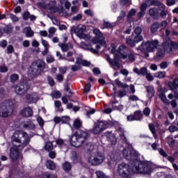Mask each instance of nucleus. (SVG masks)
Listing matches in <instances>:
<instances>
[{"label": "nucleus", "mask_w": 178, "mask_h": 178, "mask_svg": "<svg viewBox=\"0 0 178 178\" xmlns=\"http://www.w3.org/2000/svg\"><path fill=\"white\" fill-rule=\"evenodd\" d=\"M144 40V38L141 35H136L134 38V41L135 42V44H138V42H141Z\"/></svg>", "instance_id": "obj_40"}, {"label": "nucleus", "mask_w": 178, "mask_h": 178, "mask_svg": "<svg viewBox=\"0 0 178 178\" xmlns=\"http://www.w3.org/2000/svg\"><path fill=\"white\" fill-rule=\"evenodd\" d=\"M142 33H143V29H141V27L137 26L135 29V34H136V35H141Z\"/></svg>", "instance_id": "obj_56"}, {"label": "nucleus", "mask_w": 178, "mask_h": 178, "mask_svg": "<svg viewBox=\"0 0 178 178\" xmlns=\"http://www.w3.org/2000/svg\"><path fill=\"white\" fill-rule=\"evenodd\" d=\"M49 31V35L48 37L49 38H51L55 35V33H56V28L55 27H50L48 30Z\"/></svg>", "instance_id": "obj_36"}, {"label": "nucleus", "mask_w": 178, "mask_h": 178, "mask_svg": "<svg viewBox=\"0 0 178 178\" xmlns=\"http://www.w3.org/2000/svg\"><path fill=\"white\" fill-rule=\"evenodd\" d=\"M8 17L13 22H17L19 20V17L13 14H8Z\"/></svg>", "instance_id": "obj_50"}, {"label": "nucleus", "mask_w": 178, "mask_h": 178, "mask_svg": "<svg viewBox=\"0 0 178 178\" xmlns=\"http://www.w3.org/2000/svg\"><path fill=\"white\" fill-rule=\"evenodd\" d=\"M149 129L151 133L154 136V138H156V131L155 130V126L154 125V124L152 123L149 124Z\"/></svg>", "instance_id": "obj_37"}, {"label": "nucleus", "mask_w": 178, "mask_h": 178, "mask_svg": "<svg viewBox=\"0 0 178 178\" xmlns=\"http://www.w3.org/2000/svg\"><path fill=\"white\" fill-rule=\"evenodd\" d=\"M166 76V72L165 71H159L154 74V77L156 79H163Z\"/></svg>", "instance_id": "obj_31"}, {"label": "nucleus", "mask_w": 178, "mask_h": 178, "mask_svg": "<svg viewBox=\"0 0 178 178\" xmlns=\"http://www.w3.org/2000/svg\"><path fill=\"white\" fill-rule=\"evenodd\" d=\"M22 17H23L24 20H29V19L30 17V13L29 11H25L22 14Z\"/></svg>", "instance_id": "obj_55"}, {"label": "nucleus", "mask_w": 178, "mask_h": 178, "mask_svg": "<svg viewBox=\"0 0 178 178\" xmlns=\"http://www.w3.org/2000/svg\"><path fill=\"white\" fill-rule=\"evenodd\" d=\"M109 127H115L122 143H124V144L127 143V138H126V136H124V129L122 128L120 124L115 120L99 121L95 123V126L92 130V133L93 134H101V133H102L104 130H106V129H109Z\"/></svg>", "instance_id": "obj_2"}, {"label": "nucleus", "mask_w": 178, "mask_h": 178, "mask_svg": "<svg viewBox=\"0 0 178 178\" xmlns=\"http://www.w3.org/2000/svg\"><path fill=\"white\" fill-rule=\"evenodd\" d=\"M149 16H152L154 20H158L159 19V7L150 8L149 10Z\"/></svg>", "instance_id": "obj_19"}, {"label": "nucleus", "mask_w": 178, "mask_h": 178, "mask_svg": "<svg viewBox=\"0 0 178 178\" xmlns=\"http://www.w3.org/2000/svg\"><path fill=\"white\" fill-rule=\"evenodd\" d=\"M90 91H91V83H88L84 88V92L87 94L88 92H90Z\"/></svg>", "instance_id": "obj_59"}, {"label": "nucleus", "mask_w": 178, "mask_h": 178, "mask_svg": "<svg viewBox=\"0 0 178 178\" xmlns=\"http://www.w3.org/2000/svg\"><path fill=\"white\" fill-rule=\"evenodd\" d=\"M127 58L129 62H131V63H133V62L136 61V56L133 53H129L127 54Z\"/></svg>", "instance_id": "obj_41"}, {"label": "nucleus", "mask_w": 178, "mask_h": 178, "mask_svg": "<svg viewBox=\"0 0 178 178\" xmlns=\"http://www.w3.org/2000/svg\"><path fill=\"white\" fill-rule=\"evenodd\" d=\"M51 97H52V98L58 99V98H60L62 97V94H60V92L56 90L51 94Z\"/></svg>", "instance_id": "obj_38"}, {"label": "nucleus", "mask_w": 178, "mask_h": 178, "mask_svg": "<svg viewBox=\"0 0 178 178\" xmlns=\"http://www.w3.org/2000/svg\"><path fill=\"white\" fill-rule=\"evenodd\" d=\"M88 138V133L80 131L75 134H74L70 138V144L72 147H75V148H79V147H81L86 140Z\"/></svg>", "instance_id": "obj_5"}, {"label": "nucleus", "mask_w": 178, "mask_h": 178, "mask_svg": "<svg viewBox=\"0 0 178 178\" xmlns=\"http://www.w3.org/2000/svg\"><path fill=\"white\" fill-rule=\"evenodd\" d=\"M108 158L113 161V162H119L120 159H122V156H120V151L119 150H114L108 154Z\"/></svg>", "instance_id": "obj_16"}, {"label": "nucleus", "mask_w": 178, "mask_h": 178, "mask_svg": "<svg viewBox=\"0 0 178 178\" xmlns=\"http://www.w3.org/2000/svg\"><path fill=\"white\" fill-rule=\"evenodd\" d=\"M105 134H106V137H107L108 141L111 143V145H115L117 141L116 136H115V134H112V132H110V131H106Z\"/></svg>", "instance_id": "obj_21"}, {"label": "nucleus", "mask_w": 178, "mask_h": 178, "mask_svg": "<svg viewBox=\"0 0 178 178\" xmlns=\"http://www.w3.org/2000/svg\"><path fill=\"white\" fill-rule=\"evenodd\" d=\"M37 6H38V8H44V9H48L51 13H63L65 11L63 7H60V8H59L58 6H56V1H50L48 4H46L44 2H39L37 3Z\"/></svg>", "instance_id": "obj_8"}, {"label": "nucleus", "mask_w": 178, "mask_h": 178, "mask_svg": "<svg viewBox=\"0 0 178 178\" xmlns=\"http://www.w3.org/2000/svg\"><path fill=\"white\" fill-rule=\"evenodd\" d=\"M81 19H83V15L81 14H78L72 17L74 22H79V20H81Z\"/></svg>", "instance_id": "obj_52"}, {"label": "nucleus", "mask_w": 178, "mask_h": 178, "mask_svg": "<svg viewBox=\"0 0 178 178\" xmlns=\"http://www.w3.org/2000/svg\"><path fill=\"white\" fill-rule=\"evenodd\" d=\"M150 113H151V109H149V108L146 107L143 110V115H145V116H149Z\"/></svg>", "instance_id": "obj_61"}, {"label": "nucleus", "mask_w": 178, "mask_h": 178, "mask_svg": "<svg viewBox=\"0 0 178 178\" xmlns=\"http://www.w3.org/2000/svg\"><path fill=\"white\" fill-rule=\"evenodd\" d=\"M91 46V44H87L86 42H82L80 43V47L81 48H82L83 49H85L86 51H90V47Z\"/></svg>", "instance_id": "obj_47"}, {"label": "nucleus", "mask_w": 178, "mask_h": 178, "mask_svg": "<svg viewBox=\"0 0 178 178\" xmlns=\"http://www.w3.org/2000/svg\"><path fill=\"white\" fill-rule=\"evenodd\" d=\"M105 161V154L102 152H97L92 153L88 158V162L92 166H98Z\"/></svg>", "instance_id": "obj_9"}, {"label": "nucleus", "mask_w": 178, "mask_h": 178, "mask_svg": "<svg viewBox=\"0 0 178 178\" xmlns=\"http://www.w3.org/2000/svg\"><path fill=\"white\" fill-rule=\"evenodd\" d=\"M105 161V154L102 152H97L92 153L88 158V162L92 166H98Z\"/></svg>", "instance_id": "obj_10"}, {"label": "nucleus", "mask_w": 178, "mask_h": 178, "mask_svg": "<svg viewBox=\"0 0 178 178\" xmlns=\"http://www.w3.org/2000/svg\"><path fill=\"white\" fill-rule=\"evenodd\" d=\"M136 13H137V11L136 10V9L131 8L129 12L128 18H130V17L134 16L136 15Z\"/></svg>", "instance_id": "obj_54"}, {"label": "nucleus", "mask_w": 178, "mask_h": 178, "mask_svg": "<svg viewBox=\"0 0 178 178\" xmlns=\"http://www.w3.org/2000/svg\"><path fill=\"white\" fill-rule=\"evenodd\" d=\"M46 166L49 170H55V169H56V164L51 160H48L46 162Z\"/></svg>", "instance_id": "obj_27"}, {"label": "nucleus", "mask_w": 178, "mask_h": 178, "mask_svg": "<svg viewBox=\"0 0 178 178\" xmlns=\"http://www.w3.org/2000/svg\"><path fill=\"white\" fill-rule=\"evenodd\" d=\"M168 86L171 90H176L178 88V79H174L173 82H168Z\"/></svg>", "instance_id": "obj_29"}, {"label": "nucleus", "mask_w": 178, "mask_h": 178, "mask_svg": "<svg viewBox=\"0 0 178 178\" xmlns=\"http://www.w3.org/2000/svg\"><path fill=\"white\" fill-rule=\"evenodd\" d=\"M159 17H162L163 19H165V17L168 16V11L166 10V7L165 5H161L159 7Z\"/></svg>", "instance_id": "obj_24"}, {"label": "nucleus", "mask_w": 178, "mask_h": 178, "mask_svg": "<svg viewBox=\"0 0 178 178\" xmlns=\"http://www.w3.org/2000/svg\"><path fill=\"white\" fill-rule=\"evenodd\" d=\"M1 29L3 31V33H6V34H10V33H12V27L10 26H6L3 29Z\"/></svg>", "instance_id": "obj_45"}, {"label": "nucleus", "mask_w": 178, "mask_h": 178, "mask_svg": "<svg viewBox=\"0 0 178 178\" xmlns=\"http://www.w3.org/2000/svg\"><path fill=\"white\" fill-rule=\"evenodd\" d=\"M58 46H60L63 52H67V51H69V49H72V48H73V45L72 44V43L58 44Z\"/></svg>", "instance_id": "obj_25"}, {"label": "nucleus", "mask_w": 178, "mask_h": 178, "mask_svg": "<svg viewBox=\"0 0 178 178\" xmlns=\"http://www.w3.org/2000/svg\"><path fill=\"white\" fill-rule=\"evenodd\" d=\"M24 33H25L26 37L31 38L34 35V31L31 30V28L30 26L26 27L24 29Z\"/></svg>", "instance_id": "obj_28"}, {"label": "nucleus", "mask_w": 178, "mask_h": 178, "mask_svg": "<svg viewBox=\"0 0 178 178\" xmlns=\"http://www.w3.org/2000/svg\"><path fill=\"white\" fill-rule=\"evenodd\" d=\"M33 66H35L38 67L36 70H32L33 76H38V74H41L42 72H44V69H47V64L42 60H36L33 63Z\"/></svg>", "instance_id": "obj_12"}, {"label": "nucleus", "mask_w": 178, "mask_h": 178, "mask_svg": "<svg viewBox=\"0 0 178 178\" xmlns=\"http://www.w3.org/2000/svg\"><path fill=\"white\" fill-rule=\"evenodd\" d=\"M63 169L65 172H70L72 170V164L66 161L63 164Z\"/></svg>", "instance_id": "obj_30"}, {"label": "nucleus", "mask_w": 178, "mask_h": 178, "mask_svg": "<svg viewBox=\"0 0 178 178\" xmlns=\"http://www.w3.org/2000/svg\"><path fill=\"white\" fill-rule=\"evenodd\" d=\"M20 155V152L17 147H12L10 149V156L13 161H17Z\"/></svg>", "instance_id": "obj_18"}, {"label": "nucleus", "mask_w": 178, "mask_h": 178, "mask_svg": "<svg viewBox=\"0 0 178 178\" xmlns=\"http://www.w3.org/2000/svg\"><path fill=\"white\" fill-rule=\"evenodd\" d=\"M79 38H82L83 40H85V41H90V40H91V36L85 33H79Z\"/></svg>", "instance_id": "obj_39"}, {"label": "nucleus", "mask_w": 178, "mask_h": 178, "mask_svg": "<svg viewBox=\"0 0 178 178\" xmlns=\"http://www.w3.org/2000/svg\"><path fill=\"white\" fill-rule=\"evenodd\" d=\"M15 105L10 100H6L0 103V117L9 118L13 115Z\"/></svg>", "instance_id": "obj_6"}, {"label": "nucleus", "mask_w": 178, "mask_h": 178, "mask_svg": "<svg viewBox=\"0 0 178 178\" xmlns=\"http://www.w3.org/2000/svg\"><path fill=\"white\" fill-rule=\"evenodd\" d=\"M129 101L136 102V101H139L140 99L138 98V97H137V95H131L129 97Z\"/></svg>", "instance_id": "obj_57"}, {"label": "nucleus", "mask_w": 178, "mask_h": 178, "mask_svg": "<svg viewBox=\"0 0 178 178\" xmlns=\"http://www.w3.org/2000/svg\"><path fill=\"white\" fill-rule=\"evenodd\" d=\"M60 3L63 5H65V7L66 8V9H70V6H72V3H70V1H65V0H60Z\"/></svg>", "instance_id": "obj_48"}, {"label": "nucleus", "mask_w": 178, "mask_h": 178, "mask_svg": "<svg viewBox=\"0 0 178 178\" xmlns=\"http://www.w3.org/2000/svg\"><path fill=\"white\" fill-rule=\"evenodd\" d=\"M127 54H129V48L124 45H121L119 47L115 57L112 59L109 56H107L106 60L110 63V66L114 70H119L122 67V64H120V60L119 58L122 59H127Z\"/></svg>", "instance_id": "obj_3"}, {"label": "nucleus", "mask_w": 178, "mask_h": 178, "mask_svg": "<svg viewBox=\"0 0 178 178\" xmlns=\"http://www.w3.org/2000/svg\"><path fill=\"white\" fill-rule=\"evenodd\" d=\"M157 47L158 40H152L147 41L145 43L142 42L136 49V51H140L142 54H145V56H148V53L147 52H154Z\"/></svg>", "instance_id": "obj_7"}, {"label": "nucleus", "mask_w": 178, "mask_h": 178, "mask_svg": "<svg viewBox=\"0 0 178 178\" xmlns=\"http://www.w3.org/2000/svg\"><path fill=\"white\" fill-rule=\"evenodd\" d=\"M46 60L47 63H52L55 60V58L51 55H49L47 57Z\"/></svg>", "instance_id": "obj_62"}, {"label": "nucleus", "mask_w": 178, "mask_h": 178, "mask_svg": "<svg viewBox=\"0 0 178 178\" xmlns=\"http://www.w3.org/2000/svg\"><path fill=\"white\" fill-rule=\"evenodd\" d=\"M135 120H141L143 119V113L141 111H136L134 113Z\"/></svg>", "instance_id": "obj_42"}, {"label": "nucleus", "mask_w": 178, "mask_h": 178, "mask_svg": "<svg viewBox=\"0 0 178 178\" xmlns=\"http://www.w3.org/2000/svg\"><path fill=\"white\" fill-rule=\"evenodd\" d=\"M14 51H15V49L13 48V46L10 44L7 47L8 54H13V52H14Z\"/></svg>", "instance_id": "obj_63"}, {"label": "nucleus", "mask_w": 178, "mask_h": 178, "mask_svg": "<svg viewBox=\"0 0 178 178\" xmlns=\"http://www.w3.org/2000/svg\"><path fill=\"white\" fill-rule=\"evenodd\" d=\"M147 91L150 97H154L155 94V90H154V88L152 86H148L147 88Z\"/></svg>", "instance_id": "obj_46"}, {"label": "nucleus", "mask_w": 178, "mask_h": 178, "mask_svg": "<svg viewBox=\"0 0 178 178\" xmlns=\"http://www.w3.org/2000/svg\"><path fill=\"white\" fill-rule=\"evenodd\" d=\"M163 47L165 52H172L173 49H178V43L173 42L170 40H167L163 43Z\"/></svg>", "instance_id": "obj_14"}, {"label": "nucleus", "mask_w": 178, "mask_h": 178, "mask_svg": "<svg viewBox=\"0 0 178 178\" xmlns=\"http://www.w3.org/2000/svg\"><path fill=\"white\" fill-rule=\"evenodd\" d=\"M94 34H95L96 37H95L92 42L93 44H96L97 49H101V47H104L105 45V38L104 37V33H101L99 29L93 30Z\"/></svg>", "instance_id": "obj_11"}, {"label": "nucleus", "mask_w": 178, "mask_h": 178, "mask_svg": "<svg viewBox=\"0 0 178 178\" xmlns=\"http://www.w3.org/2000/svg\"><path fill=\"white\" fill-rule=\"evenodd\" d=\"M104 24L105 27H106L107 29H111L115 26L114 23H111L109 22H104Z\"/></svg>", "instance_id": "obj_60"}, {"label": "nucleus", "mask_w": 178, "mask_h": 178, "mask_svg": "<svg viewBox=\"0 0 178 178\" xmlns=\"http://www.w3.org/2000/svg\"><path fill=\"white\" fill-rule=\"evenodd\" d=\"M160 68L162 70H165L169 66V64L166 61L161 62L159 65Z\"/></svg>", "instance_id": "obj_51"}, {"label": "nucleus", "mask_w": 178, "mask_h": 178, "mask_svg": "<svg viewBox=\"0 0 178 178\" xmlns=\"http://www.w3.org/2000/svg\"><path fill=\"white\" fill-rule=\"evenodd\" d=\"M85 15H87V16H90V17H92L94 16V12L90 9L86 10L84 11Z\"/></svg>", "instance_id": "obj_58"}, {"label": "nucleus", "mask_w": 178, "mask_h": 178, "mask_svg": "<svg viewBox=\"0 0 178 178\" xmlns=\"http://www.w3.org/2000/svg\"><path fill=\"white\" fill-rule=\"evenodd\" d=\"M44 149H46V151H52V149H54V144H52L51 142H47L45 145H44Z\"/></svg>", "instance_id": "obj_35"}, {"label": "nucleus", "mask_w": 178, "mask_h": 178, "mask_svg": "<svg viewBox=\"0 0 178 178\" xmlns=\"http://www.w3.org/2000/svg\"><path fill=\"white\" fill-rule=\"evenodd\" d=\"M124 158L129 161L132 165V171L130 170L129 165L122 163L118 167V172L121 177L131 178L132 173H138L139 175H149L154 170V163L149 161H140V155L136 150H129L124 149L122 151Z\"/></svg>", "instance_id": "obj_1"}, {"label": "nucleus", "mask_w": 178, "mask_h": 178, "mask_svg": "<svg viewBox=\"0 0 178 178\" xmlns=\"http://www.w3.org/2000/svg\"><path fill=\"white\" fill-rule=\"evenodd\" d=\"M164 56L165 50L159 49L156 54V59H161V58H163Z\"/></svg>", "instance_id": "obj_33"}, {"label": "nucleus", "mask_w": 178, "mask_h": 178, "mask_svg": "<svg viewBox=\"0 0 178 178\" xmlns=\"http://www.w3.org/2000/svg\"><path fill=\"white\" fill-rule=\"evenodd\" d=\"M21 115L24 116V118H30L33 115V109L30 107H26L22 110Z\"/></svg>", "instance_id": "obj_23"}, {"label": "nucleus", "mask_w": 178, "mask_h": 178, "mask_svg": "<svg viewBox=\"0 0 178 178\" xmlns=\"http://www.w3.org/2000/svg\"><path fill=\"white\" fill-rule=\"evenodd\" d=\"M42 178H55L56 175L54 174H49V172H44L42 175Z\"/></svg>", "instance_id": "obj_49"}, {"label": "nucleus", "mask_w": 178, "mask_h": 178, "mask_svg": "<svg viewBox=\"0 0 178 178\" xmlns=\"http://www.w3.org/2000/svg\"><path fill=\"white\" fill-rule=\"evenodd\" d=\"M126 43L127 44V45L131 47L132 48L133 47H136V42H134V39H133L131 37L126 39Z\"/></svg>", "instance_id": "obj_32"}, {"label": "nucleus", "mask_w": 178, "mask_h": 178, "mask_svg": "<svg viewBox=\"0 0 178 178\" xmlns=\"http://www.w3.org/2000/svg\"><path fill=\"white\" fill-rule=\"evenodd\" d=\"M73 126L74 129H80V127H81V121L79 119L75 120L74 121Z\"/></svg>", "instance_id": "obj_44"}, {"label": "nucleus", "mask_w": 178, "mask_h": 178, "mask_svg": "<svg viewBox=\"0 0 178 178\" xmlns=\"http://www.w3.org/2000/svg\"><path fill=\"white\" fill-rule=\"evenodd\" d=\"M31 136L24 131L17 130L11 136L12 143L19 144L17 147H26L30 143Z\"/></svg>", "instance_id": "obj_4"}, {"label": "nucleus", "mask_w": 178, "mask_h": 178, "mask_svg": "<svg viewBox=\"0 0 178 178\" xmlns=\"http://www.w3.org/2000/svg\"><path fill=\"white\" fill-rule=\"evenodd\" d=\"M133 71L136 73V74H138V76H145L149 72L147 67H143L140 68V70L135 67H134Z\"/></svg>", "instance_id": "obj_20"}, {"label": "nucleus", "mask_w": 178, "mask_h": 178, "mask_svg": "<svg viewBox=\"0 0 178 178\" xmlns=\"http://www.w3.org/2000/svg\"><path fill=\"white\" fill-rule=\"evenodd\" d=\"M40 99V95L35 92L29 94L26 97V100L28 104H35Z\"/></svg>", "instance_id": "obj_15"}, {"label": "nucleus", "mask_w": 178, "mask_h": 178, "mask_svg": "<svg viewBox=\"0 0 178 178\" xmlns=\"http://www.w3.org/2000/svg\"><path fill=\"white\" fill-rule=\"evenodd\" d=\"M159 27H161V24L159 22H154L150 28L151 33L155 34L159 30Z\"/></svg>", "instance_id": "obj_26"}, {"label": "nucleus", "mask_w": 178, "mask_h": 178, "mask_svg": "<svg viewBox=\"0 0 178 178\" xmlns=\"http://www.w3.org/2000/svg\"><path fill=\"white\" fill-rule=\"evenodd\" d=\"M159 98L161 99L162 102H164V104H168L169 100L166 98V95H165V92H162L159 95Z\"/></svg>", "instance_id": "obj_43"}, {"label": "nucleus", "mask_w": 178, "mask_h": 178, "mask_svg": "<svg viewBox=\"0 0 178 178\" xmlns=\"http://www.w3.org/2000/svg\"><path fill=\"white\" fill-rule=\"evenodd\" d=\"M76 52L74 51H67V54L64 56V60H67V62H74Z\"/></svg>", "instance_id": "obj_22"}, {"label": "nucleus", "mask_w": 178, "mask_h": 178, "mask_svg": "<svg viewBox=\"0 0 178 178\" xmlns=\"http://www.w3.org/2000/svg\"><path fill=\"white\" fill-rule=\"evenodd\" d=\"M147 1L142 3L140 7V10H142L143 12H145V10H147Z\"/></svg>", "instance_id": "obj_64"}, {"label": "nucleus", "mask_w": 178, "mask_h": 178, "mask_svg": "<svg viewBox=\"0 0 178 178\" xmlns=\"http://www.w3.org/2000/svg\"><path fill=\"white\" fill-rule=\"evenodd\" d=\"M84 149H85V151H88V152H90L91 151H94V145H93V144L91 143H87L84 146Z\"/></svg>", "instance_id": "obj_34"}, {"label": "nucleus", "mask_w": 178, "mask_h": 178, "mask_svg": "<svg viewBox=\"0 0 178 178\" xmlns=\"http://www.w3.org/2000/svg\"><path fill=\"white\" fill-rule=\"evenodd\" d=\"M10 81H12L13 83L14 81H16V80H19V75L16 74H13L10 76Z\"/></svg>", "instance_id": "obj_53"}, {"label": "nucleus", "mask_w": 178, "mask_h": 178, "mask_svg": "<svg viewBox=\"0 0 178 178\" xmlns=\"http://www.w3.org/2000/svg\"><path fill=\"white\" fill-rule=\"evenodd\" d=\"M21 126H22L23 129L25 130H34L35 129V125L33 122V121H25L21 123Z\"/></svg>", "instance_id": "obj_17"}, {"label": "nucleus", "mask_w": 178, "mask_h": 178, "mask_svg": "<svg viewBox=\"0 0 178 178\" xmlns=\"http://www.w3.org/2000/svg\"><path fill=\"white\" fill-rule=\"evenodd\" d=\"M13 88L18 95H23V94H25V92L30 90V86L26 83H20L18 85H15Z\"/></svg>", "instance_id": "obj_13"}]
</instances>
